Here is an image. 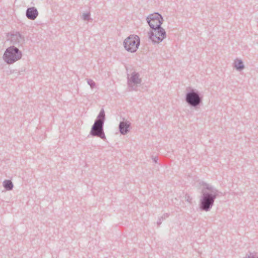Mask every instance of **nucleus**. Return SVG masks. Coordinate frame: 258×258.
I'll use <instances>...</instances> for the list:
<instances>
[{
    "instance_id": "obj_18",
    "label": "nucleus",
    "mask_w": 258,
    "mask_h": 258,
    "mask_svg": "<svg viewBox=\"0 0 258 258\" xmlns=\"http://www.w3.org/2000/svg\"><path fill=\"white\" fill-rule=\"evenodd\" d=\"M185 200L187 202L191 204L192 198L188 194H186L185 195Z\"/></svg>"
},
{
    "instance_id": "obj_7",
    "label": "nucleus",
    "mask_w": 258,
    "mask_h": 258,
    "mask_svg": "<svg viewBox=\"0 0 258 258\" xmlns=\"http://www.w3.org/2000/svg\"><path fill=\"white\" fill-rule=\"evenodd\" d=\"M147 22L151 29L159 27L163 23L162 16L158 13L149 15L147 17Z\"/></svg>"
},
{
    "instance_id": "obj_13",
    "label": "nucleus",
    "mask_w": 258,
    "mask_h": 258,
    "mask_svg": "<svg viewBox=\"0 0 258 258\" xmlns=\"http://www.w3.org/2000/svg\"><path fill=\"white\" fill-rule=\"evenodd\" d=\"M3 185L7 190H11L14 187L13 183L10 180H5L3 182Z\"/></svg>"
},
{
    "instance_id": "obj_17",
    "label": "nucleus",
    "mask_w": 258,
    "mask_h": 258,
    "mask_svg": "<svg viewBox=\"0 0 258 258\" xmlns=\"http://www.w3.org/2000/svg\"><path fill=\"white\" fill-rule=\"evenodd\" d=\"M82 19L84 21H88L90 19V14L88 13H84L82 15Z\"/></svg>"
},
{
    "instance_id": "obj_2",
    "label": "nucleus",
    "mask_w": 258,
    "mask_h": 258,
    "mask_svg": "<svg viewBox=\"0 0 258 258\" xmlns=\"http://www.w3.org/2000/svg\"><path fill=\"white\" fill-rule=\"evenodd\" d=\"M105 120V114L104 109H101L99 114L97 116L94 124L91 127L89 136L100 138L104 141L106 138L104 132V124Z\"/></svg>"
},
{
    "instance_id": "obj_11",
    "label": "nucleus",
    "mask_w": 258,
    "mask_h": 258,
    "mask_svg": "<svg viewBox=\"0 0 258 258\" xmlns=\"http://www.w3.org/2000/svg\"><path fill=\"white\" fill-rule=\"evenodd\" d=\"M38 15V12L35 7L27 8L26 11V16L28 19L31 20H34Z\"/></svg>"
},
{
    "instance_id": "obj_4",
    "label": "nucleus",
    "mask_w": 258,
    "mask_h": 258,
    "mask_svg": "<svg viewBox=\"0 0 258 258\" xmlns=\"http://www.w3.org/2000/svg\"><path fill=\"white\" fill-rule=\"evenodd\" d=\"M22 56V53L17 47L11 46L6 49L3 58L7 64H10L20 60Z\"/></svg>"
},
{
    "instance_id": "obj_14",
    "label": "nucleus",
    "mask_w": 258,
    "mask_h": 258,
    "mask_svg": "<svg viewBox=\"0 0 258 258\" xmlns=\"http://www.w3.org/2000/svg\"><path fill=\"white\" fill-rule=\"evenodd\" d=\"M169 216V214L168 213L164 214L160 218H159L157 224L158 226H159L162 223V221L165 220L166 218H168Z\"/></svg>"
},
{
    "instance_id": "obj_9",
    "label": "nucleus",
    "mask_w": 258,
    "mask_h": 258,
    "mask_svg": "<svg viewBox=\"0 0 258 258\" xmlns=\"http://www.w3.org/2000/svg\"><path fill=\"white\" fill-rule=\"evenodd\" d=\"M142 80L140 78V75L138 73L134 72L131 74V78H128V85L130 87H132V84H133L138 85L141 83Z\"/></svg>"
},
{
    "instance_id": "obj_6",
    "label": "nucleus",
    "mask_w": 258,
    "mask_h": 258,
    "mask_svg": "<svg viewBox=\"0 0 258 258\" xmlns=\"http://www.w3.org/2000/svg\"><path fill=\"white\" fill-rule=\"evenodd\" d=\"M152 29V30L148 32V37L149 39L153 43H159L165 38L166 33L161 26Z\"/></svg>"
},
{
    "instance_id": "obj_10",
    "label": "nucleus",
    "mask_w": 258,
    "mask_h": 258,
    "mask_svg": "<svg viewBox=\"0 0 258 258\" xmlns=\"http://www.w3.org/2000/svg\"><path fill=\"white\" fill-rule=\"evenodd\" d=\"M131 122L129 121H120L119 124L118 128L121 135H125L130 131Z\"/></svg>"
},
{
    "instance_id": "obj_8",
    "label": "nucleus",
    "mask_w": 258,
    "mask_h": 258,
    "mask_svg": "<svg viewBox=\"0 0 258 258\" xmlns=\"http://www.w3.org/2000/svg\"><path fill=\"white\" fill-rule=\"evenodd\" d=\"M8 40L13 44L12 46H22L25 42V38L19 32H15L7 35Z\"/></svg>"
},
{
    "instance_id": "obj_19",
    "label": "nucleus",
    "mask_w": 258,
    "mask_h": 258,
    "mask_svg": "<svg viewBox=\"0 0 258 258\" xmlns=\"http://www.w3.org/2000/svg\"><path fill=\"white\" fill-rule=\"evenodd\" d=\"M152 159L153 160V161L155 162V163H157V161H158V158L157 156H155L154 157H153L152 158Z\"/></svg>"
},
{
    "instance_id": "obj_15",
    "label": "nucleus",
    "mask_w": 258,
    "mask_h": 258,
    "mask_svg": "<svg viewBox=\"0 0 258 258\" xmlns=\"http://www.w3.org/2000/svg\"><path fill=\"white\" fill-rule=\"evenodd\" d=\"M244 258H258V253L253 252L246 254Z\"/></svg>"
},
{
    "instance_id": "obj_16",
    "label": "nucleus",
    "mask_w": 258,
    "mask_h": 258,
    "mask_svg": "<svg viewBox=\"0 0 258 258\" xmlns=\"http://www.w3.org/2000/svg\"><path fill=\"white\" fill-rule=\"evenodd\" d=\"M86 80L88 84L90 86L91 89H93L95 87L96 83L93 80L90 79H87Z\"/></svg>"
},
{
    "instance_id": "obj_5",
    "label": "nucleus",
    "mask_w": 258,
    "mask_h": 258,
    "mask_svg": "<svg viewBox=\"0 0 258 258\" xmlns=\"http://www.w3.org/2000/svg\"><path fill=\"white\" fill-rule=\"evenodd\" d=\"M140 44V38L135 34L130 35L123 41V46L126 50L132 53L135 52Z\"/></svg>"
},
{
    "instance_id": "obj_12",
    "label": "nucleus",
    "mask_w": 258,
    "mask_h": 258,
    "mask_svg": "<svg viewBox=\"0 0 258 258\" xmlns=\"http://www.w3.org/2000/svg\"><path fill=\"white\" fill-rule=\"evenodd\" d=\"M233 67L237 71L239 72L241 71L245 68L243 61L241 59L238 58H236L234 60Z\"/></svg>"
},
{
    "instance_id": "obj_3",
    "label": "nucleus",
    "mask_w": 258,
    "mask_h": 258,
    "mask_svg": "<svg viewBox=\"0 0 258 258\" xmlns=\"http://www.w3.org/2000/svg\"><path fill=\"white\" fill-rule=\"evenodd\" d=\"M203 96L196 89L190 88L185 96V101L190 107L197 108L202 103Z\"/></svg>"
},
{
    "instance_id": "obj_1",
    "label": "nucleus",
    "mask_w": 258,
    "mask_h": 258,
    "mask_svg": "<svg viewBox=\"0 0 258 258\" xmlns=\"http://www.w3.org/2000/svg\"><path fill=\"white\" fill-rule=\"evenodd\" d=\"M204 187L202 189L199 208L201 211L209 212L214 206L216 199L223 196V193L214 186L202 181L200 183Z\"/></svg>"
}]
</instances>
